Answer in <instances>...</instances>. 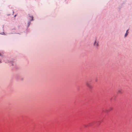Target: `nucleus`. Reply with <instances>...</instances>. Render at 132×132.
<instances>
[{"label":"nucleus","instance_id":"1","mask_svg":"<svg viewBox=\"0 0 132 132\" xmlns=\"http://www.w3.org/2000/svg\"><path fill=\"white\" fill-rule=\"evenodd\" d=\"M86 85L89 88L91 89L93 88V86L88 82H87L86 83Z\"/></svg>","mask_w":132,"mask_h":132},{"label":"nucleus","instance_id":"2","mask_svg":"<svg viewBox=\"0 0 132 132\" xmlns=\"http://www.w3.org/2000/svg\"><path fill=\"white\" fill-rule=\"evenodd\" d=\"M94 45L95 47H97L99 46L98 43V42H96V40H95L94 44Z\"/></svg>","mask_w":132,"mask_h":132},{"label":"nucleus","instance_id":"3","mask_svg":"<svg viewBox=\"0 0 132 132\" xmlns=\"http://www.w3.org/2000/svg\"><path fill=\"white\" fill-rule=\"evenodd\" d=\"M123 92V90L122 89H119L118 90V93L119 94H121Z\"/></svg>","mask_w":132,"mask_h":132},{"label":"nucleus","instance_id":"4","mask_svg":"<svg viewBox=\"0 0 132 132\" xmlns=\"http://www.w3.org/2000/svg\"><path fill=\"white\" fill-rule=\"evenodd\" d=\"M113 108H112V107H110V108H109V110H108V111H111V110H113Z\"/></svg>","mask_w":132,"mask_h":132},{"label":"nucleus","instance_id":"5","mask_svg":"<svg viewBox=\"0 0 132 132\" xmlns=\"http://www.w3.org/2000/svg\"><path fill=\"white\" fill-rule=\"evenodd\" d=\"M30 17L31 18V20H33V16H30Z\"/></svg>","mask_w":132,"mask_h":132},{"label":"nucleus","instance_id":"6","mask_svg":"<svg viewBox=\"0 0 132 132\" xmlns=\"http://www.w3.org/2000/svg\"><path fill=\"white\" fill-rule=\"evenodd\" d=\"M128 33H126L125 34V37H126V36L127 35H128Z\"/></svg>","mask_w":132,"mask_h":132},{"label":"nucleus","instance_id":"7","mask_svg":"<svg viewBox=\"0 0 132 132\" xmlns=\"http://www.w3.org/2000/svg\"><path fill=\"white\" fill-rule=\"evenodd\" d=\"M128 30H127L126 31V33H128Z\"/></svg>","mask_w":132,"mask_h":132},{"label":"nucleus","instance_id":"8","mask_svg":"<svg viewBox=\"0 0 132 132\" xmlns=\"http://www.w3.org/2000/svg\"><path fill=\"white\" fill-rule=\"evenodd\" d=\"M1 54L0 53V56H1Z\"/></svg>","mask_w":132,"mask_h":132},{"label":"nucleus","instance_id":"9","mask_svg":"<svg viewBox=\"0 0 132 132\" xmlns=\"http://www.w3.org/2000/svg\"><path fill=\"white\" fill-rule=\"evenodd\" d=\"M15 16H16V15H15V16H14L15 17Z\"/></svg>","mask_w":132,"mask_h":132}]
</instances>
